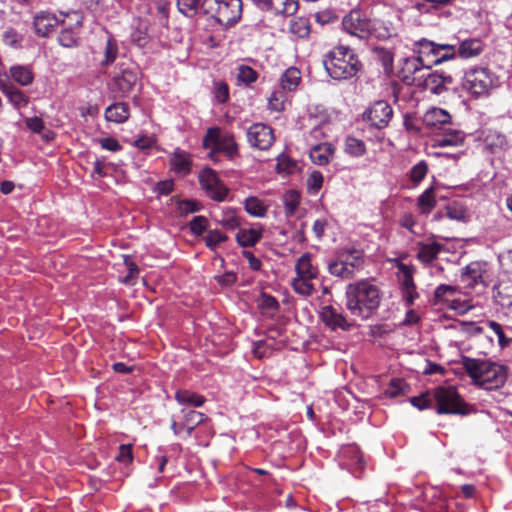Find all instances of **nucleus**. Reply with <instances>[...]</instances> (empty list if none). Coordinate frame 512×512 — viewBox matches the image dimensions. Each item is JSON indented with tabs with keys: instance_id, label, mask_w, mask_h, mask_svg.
Listing matches in <instances>:
<instances>
[{
	"instance_id": "1",
	"label": "nucleus",
	"mask_w": 512,
	"mask_h": 512,
	"mask_svg": "<svg viewBox=\"0 0 512 512\" xmlns=\"http://www.w3.org/2000/svg\"><path fill=\"white\" fill-rule=\"evenodd\" d=\"M322 63L327 74L334 80L345 81L357 76L363 64L353 48L337 44L323 56Z\"/></svg>"
},
{
	"instance_id": "2",
	"label": "nucleus",
	"mask_w": 512,
	"mask_h": 512,
	"mask_svg": "<svg viewBox=\"0 0 512 512\" xmlns=\"http://www.w3.org/2000/svg\"><path fill=\"white\" fill-rule=\"evenodd\" d=\"M461 364L473 383L485 390L499 389L507 380V369L503 365L468 356H462Z\"/></svg>"
},
{
	"instance_id": "3",
	"label": "nucleus",
	"mask_w": 512,
	"mask_h": 512,
	"mask_svg": "<svg viewBox=\"0 0 512 512\" xmlns=\"http://www.w3.org/2000/svg\"><path fill=\"white\" fill-rule=\"evenodd\" d=\"M380 289L368 280L350 283L346 288V307L352 315L368 318L380 305Z\"/></svg>"
},
{
	"instance_id": "4",
	"label": "nucleus",
	"mask_w": 512,
	"mask_h": 512,
	"mask_svg": "<svg viewBox=\"0 0 512 512\" xmlns=\"http://www.w3.org/2000/svg\"><path fill=\"white\" fill-rule=\"evenodd\" d=\"M343 30L360 40L375 38L387 40L391 37V29L379 19H371L358 10H352L342 19Z\"/></svg>"
},
{
	"instance_id": "5",
	"label": "nucleus",
	"mask_w": 512,
	"mask_h": 512,
	"mask_svg": "<svg viewBox=\"0 0 512 512\" xmlns=\"http://www.w3.org/2000/svg\"><path fill=\"white\" fill-rule=\"evenodd\" d=\"M201 9L224 28L234 26L242 16L241 0H203Z\"/></svg>"
},
{
	"instance_id": "6",
	"label": "nucleus",
	"mask_w": 512,
	"mask_h": 512,
	"mask_svg": "<svg viewBox=\"0 0 512 512\" xmlns=\"http://www.w3.org/2000/svg\"><path fill=\"white\" fill-rule=\"evenodd\" d=\"M412 50L427 69L456 57V45L436 43L425 38L416 41Z\"/></svg>"
},
{
	"instance_id": "7",
	"label": "nucleus",
	"mask_w": 512,
	"mask_h": 512,
	"mask_svg": "<svg viewBox=\"0 0 512 512\" xmlns=\"http://www.w3.org/2000/svg\"><path fill=\"white\" fill-rule=\"evenodd\" d=\"M296 277L291 286L293 290L304 297L311 296L315 292L313 280L318 277V268L312 264L311 254L304 253L295 264Z\"/></svg>"
},
{
	"instance_id": "8",
	"label": "nucleus",
	"mask_w": 512,
	"mask_h": 512,
	"mask_svg": "<svg viewBox=\"0 0 512 512\" xmlns=\"http://www.w3.org/2000/svg\"><path fill=\"white\" fill-rule=\"evenodd\" d=\"M433 399L436 402L437 414L466 415L468 413L467 404L454 386H439L435 388Z\"/></svg>"
},
{
	"instance_id": "9",
	"label": "nucleus",
	"mask_w": 512,
	"mask_h": 512,
	"mask_svg": "<svg viewBox=\"0 0 512 512\" xmlns=\"http://www.w3.org/2000/svg\"><path fill=\"white\" fill-rule=\"evenodd\" d=\"M493 86L494 80L487 68L473 67L464 74L462 87L473 98L487 97Z\"/></svg>"
},
{
	"instance_id": "10",
	"label": "nucleus",
	"mask_w": 512,
	"mask_h": 512,
	"mask_svg": "<svg viewBox=\"0 0 512 512\" xmlns=\"http://www.w3.org/2000/svg\"><path fill=\"white\" fill-rule=\"evenodd\" d=\"M202 145L206 149L211 146H216L217 150L223 153L229 160H233L239 155V146L234 134H222L219 127H210L207 129L203 137Z\"/></svg>"
},
{
	"instance_id": "11",
	"label": "nucleus",
	"mask_w": 512,
	"mask_h": 512,
	"mask_svg": "<svg viewBox=\"0 0 512 512\" xmlns=\"http://www.w3.org/2000/svg\"><path fill=\"white\" fill-rule=\"evenodd\" d=\"M392 117L393 108L385 100L373 102L362 114L363 121L378 130L388 127Z\"/></svg>"
},
{
	"instance_id": "12",
	"label": "nucleus",
	"mask_w": 512,
	"mask_h": 512,
	"mask_svg": "<svg viewBox=\"0 0 512 512\" xmlns=\"http://www.w3.org/2000/svg\"><path fill=\"white\" fill-rule=\"evenodd\" d=\"M199 184L207 196L214 201H224L229 193L228 188L219 178L217 172L205 167L198 175Z\"/></svg>"
},
{
	"instance_id": "13",
	"label": "nucleus",
	"mask_w": 512,
	"mask_h": 512,
	"mask_svg": "<svg viewBox=\"0 0 512 512\" xmlns=\"http://www.w3.org/2000/svg\"><path fill=\"white\" fill-rule=\"evenodd\" d=\"M246 136L250 146L259 150H268L275 141L273 129L264 123L252 124Z\"/></svg>"
},
{
	"instance_id": "14",
	"label": "nucleus",
	"mask_w": 512,
	"mask_h": 512,
	"mask_svg": "<svg viewBox=\"0 0 512 512\" xmlns=\"http://www.w3.org/2000/svg\"><path fill=\"white\" fill-rule=\"evenodd\" d=\"M454 80L450 74L443 71H432L418 82V86H422L426 91L435 95H442L449 90Z\"/></svg>"
},
{
	"instance_id": "15",
	"label": "nucleus",
	"mask_w": 512,
	"mask_h": 512,
	"mask_svg": "<svg viewBox=\"0 0 512 512\" xmlns=\"http://www.w3.org/2000/svg\"><path fill=\"white\" fill-rule=\"evenodd\" d=\"M138 82V75L134 69L123 68L119 74L113 77L112 92L114 97L125 98L133 90Z\"/></svg>"
},
{
	"instance_id": "16",
	"label": "nucleus",
	"mask_w": 512,
	"mask_h": 512,
	"mask_svg": "<svg viewBox=\"0 0 512 512\" xmlns=\"http://www.w3.org/2000/svg\"><path fill=\"white\" fill-rule=\"evenodd\" d=\"M423 124L431 131L446 130L447 126H452V116L442 108L432 107L428 109L422 118Z\"/></svg>"
},
{
	"instance_id": "17",
	"label": "nucleus",
	"mask_w": 512,
	"mask_h": 512,
	"mask_svg": "<svg viewBox=\"0 0 512 512\" xmlns=\"http://www.w3.org/2000/svg\"><path fill=\"white\" fill-rule=\"evenodd\" d=\"M425 68L420 62V59L416 57H408L403 59L402 66L398 72V76L401 81L409 86L416 85L423 78V75H418L422 69Z\"/></svg>"
},
{
	"instance_id": "18",
	"label": "nucleus",
	"mask_w": 512,
	"mask_h": 512,
	"mask_svg": "<svg viewBox=\"0 0 512 512\" xmlns=\"http://www.w3.org/2000/svg\"><path fill=\"white\" fill-rule=\"evenodd\" d=\"M436 236L432 235L427 241L417 243L416 258L424 265H431L444 250V245L435 241Z\"/></svg>"
},
{
	"instance_id": "19",
	"label": "nucleus",
	"mask_w": 512,
	"mask_h": 512,
	"mask_svg": "<svg viewBox=\"0 0 512 512\" xmlns=\"http://www.w3.org/2000/svg\"><path fill=\"white\" fill-rule=\"evenodd\" d=\"M263 11L275 14L293 15L299 8L298 0H252Z\"/></svg>"
},
{
	"instance_id": "20",
	"label": "nucleus",
	"mask_w": 512,
	"mask_h": 512,
	"mask_svg": "<svg viewBox=\"0 0 512 512\" xmlns=\"http://www.w3.org/2000/svg\"><path fill=\"white\" fill-rule=\"evenodd\" d=\"M339 455L343 465L354 474L361 473L363 471L365 463L362 452L358 446L354 444L344 446L342 447Z\"/></svg>"
},
{
	"instance_id": "21",
	"label": "nucleus",
	"mask_w": 512,
	"mask_h": 512,
	"mask_svg": "<svg viewBox=\"0 0 512 512\" xmlns=\"http://www.w3.org/2000/svg\"><path fill=\"white\" fill-rule=\"evenodd\" d=\"M336 252L338 257H340L347 268H350L349 270H351L354 275H356L357 271L363 269L365 263L363 250L354 246H347L338 249Z\"/></svg>"
},
{
	"instance_id": "22",
	"label": "nucleus",
	"mask_w": 512,
	"mask_h": 512,
	"mask_svg": "<svg viewBox=\"0 0 512 512\" xmlns=\"http://www.w3.org/2000/svg\"><path fill=\"white\" fill-rule=\"evenodd\" d=\"M320 317L325 326L333 331L337 329L348 331L351 328V324L348 323L345 316L332 305L322 307Z\"/></svg>"
},
{
	"instance_id": "23",
	"label": "nucleus",
	"mask_w": 512,
	"mask_h": 512,
	"mask_svg": "<svg viewBox=\"0 0 512 512\" xmlns=\"http://www.w3.org/2000/svg\"><path fill=\"white\" fill-rule=\"evenodd\" d=\"M484 43L479 38H469L456 46V57L471 59L478 57L484 50Z\"/></svg>"
},
{
	"instance_id": "24",
	"label": "nucleus",
	"mask_w": 512,
	"mask_h": 512,
	"mask_svg": "<svg viewBox=\"0 0 512 512\" xmlns=\"http://www.w3.org/2000/svg\"><path fill=\"white\" fill-rule=\"evenodd\" d=\"M104 117L108 122L125 123L130 117V107L126 102H115L105 109Z\"/></svg>"
},
{
	"instance_id": "25",
	"label": "nucleus",
	"mask_w": 512,
	"mask_h": 512,
	"mask_svg": "<svg viewBox=\"0 0 512 512\" xmlns=\"http://www.w3.org/2000/svg\"><path fill=\"white\" fill-rule=\"evenodd\" d=\"M170 165L176 173L189 174L192 169L191 154L180 148L175 149L170 157Z\"/></svg>"
},
{
	"instance_id": "26",
	"label": "nucleus",
	"mask_w": 512,
	"mask_h": 512,
	"mask_svg": "<svg viewBox=\"0 0 512 512\" xmlns=\"http://www.w3.org/2000/svg\"><path fill=\"white\" fill-rule=\"evenodd\" d=\"M263 228L261 225L253 228H239L236 233V241L241 247H253L262 238Z\"/></svg>"
},
{
	"instance_id": "27",
	"label": "nucleus",
	"mask_w": 512,
	"mask_h": 512,
	"mask_svg": "<svg viewBox=\"0 0 512 512\" xmlns=\"http://www.w3.org/2000/svg\"><path fill=\"white\" fill-rule=\"evenodd\" d=\"M56 25L57 19L50 13L41 12L34 17L33 26L38 36H48Z\"/></svg>"
},
{
	"instance_id": "28",
	"label": "nucleus",
	"mask_w": 512,
	"mask_h": 512,
	"mask_svg": "<svg viewBox=\"0 0 512 512\" xmlns=\"http://www.w3.org/2000/svg\"><path fill=\"white\" fill-rule=\"evenodd\" d=\"M2 91L11 105L17 110L25 108L30 102L29 96L13 84L5 85Z\"/></svg>"
},
{
	"instance_id": "29",
	"label": "nucleus",
	"mask_w": 512,
	"mask_h": 512,
	"mask_svg": "<svg viewBox=\"0 0 512 512\" xmlns=\"http://www.w3.org/2000/svg\"><path fill=\"white\" fill-rule=\"evenodd\" d=\"M442 132V135L436 140L439 147L459 146L465 140L464 132L451 126H447L446 130H442Z\"/></svg>"
},
{
	"instance_id": "30",
	"label": "nucleus",
	"mask_w": 512,
	"mask_h": 512,
	"mask_svg": "<svg viewBox=\"0 0 512 512\" xmlns=\"http://www.w3.org/2000/svg\"><path fill=\"white\" fill-rule=\"evenodd\" d=\"M9 75L13 81L21 86L31 85L34 81L32 68L27 65H13L9 69Z\"/></svg>"
},
{
	"instance_id": "31",
	"label": "nucleus",
	"mask_w": 512,
	"mask_h": 512,
	"mask_svg": "<svg viewBox=\"0 0 512 512\" xmlns=\"http://www.w3.org/2000/svg\"><path fill=\"white\" fill-rule=\"evenodd\" d=\"M181 415L186 426V437H190L194 429L207 419L205 414L195 410L182 409Z\"/></svg>"
},
{
	"instance_id": "32",
	"label": "nucleus",
	"mask_w": 512,
	"mask_h": 512,
	"mask_svg": "<svg viewBox=\"0 0 512 512\" xmlns=\"http://www.w3.org/2000/svg\"><path fill=\"white\" fill-rule=\"evenodd\" d=\"M444 217H447L451 220L462 221L466 218V210L462 205L456 202L450 203L445 206L444 211L436 212L433 216V219L435 221H440Z\"/></svg>"
},
{
	"instance_id": "33",
	"label": "nucleus",
	"mask_w": 512,
	"mask_h": 512,
	"mask_svg": "<svg viewBox=\"0 0 512 512\" xmlns=\"http://www.w3.org/2000/svg\"><path fill=\"white\" fill-rule=\"evenodd\" d=\"M175 399L181 405H190L192 407H201L206 401L203 395L187 389L177 390L175 392Z\"/></svg>"
},
{
	"instance_id": "34",
	"label": "nucleus",
	"mask_w": 512,
	"mask_h": 512,
	"mask_svg": "<svg viewBox=\"0 0 512 512\" xmlns=\"http://www.w3.org/2000/svg\"><path fill=\"white\" fill-rule=\"evenodd\" d=\"M301 81L300 70L296 67H290L285 70L280 78V86L283 91H294Z\"/></svg>"
},
{
	"instance_id": "35",
	"label": "nucleus",
	"mask_w": 512,
	"mask_h": 512,
	"mask_svg": "<svg viewBox=\"0 0 512 512\" xmlns=\"http://www.w3.org/2000/svg\"><path fill=\"white\" fill-rule=\"evenodd\" d=\"M483 269L480 262H470L461 275L462 282H467L468 286H474L482 281Z\"/></svg>"
},
{
	"instance_id": "36",
	"label": "nucleus",
	"mask_w": 512,
	"mask_h": 512,
	"mask_svg": "<svg viewBox=\"0 0 512 512\" xmlns=\"http://www.w3.org/2000/svg\"><path fill=\"white\" fill-rule=\"evenodd\" d=\"M289 31L298 38H308L311 33V22L307 17H295L291 19Z\"/></svg>"
},
{
	"instance_id": "37",
	"label": "nucleus",
	"mask_w": 512,
	"mask_h": 512,
	"mask_svg": "<svg viewBox=\"0 0 512 512\" xmlns=\"http://www.w3.org/2000/svg\"><path fill=\"white\" fill-rule=\"evenodd\" d=\"M349 269L350 268H347L340 257H338L337 252H335V259L328 263V272L332 276L338 277L342 280H350L353 279L355 275Z\"/></svg>"
},
{
	"instance_id": "38",
	"label": "nucleus",
	"mask_w": 512,
	"mask_h": 512,
	"mask_svg": "<svg viewBox=\"0 0 512 512\" xmlns=\"http://www.w3.org/2000/svg\"><path fill=\"white\" fill-rule=\"evenodd\" d=\"M333 149L331 144L321 143L314 146L310 151V158L314 164L325 165L329 162V157Z\"/></svg>"
},
{
	"instance_id": "39",
	"label": "nucleus",
	"mask_w": 512,
	"mask_h": 512,
	"mask_svg": "<svg viewBox=\"0 0 512 512\" xmlns=\"http://www.w3.org/2000/svg\"><path fill=\"white\" fill-rule=\"evenodd\" d=\"M436 204L433 187L426 189L417 199V207L424 215H428L436 207Z\"/></svg>"
},
{
	"instance_id": "40",
	"label": "nucleus",
	"mask_w": 512,
	"mask_h": 512,
	"mask_svg": "<svg viewBox=\"0 0 512 512\" xmlns=\"http://www.w3.org/2000/svg\"><path fill=\"white\" fill-rule=\"evenodd\" d=\"M244 208L249 215L259 218L264 217L268 210V206L255 196L248 197L245 200Z\"/></svg>"
},
{
	"instance_id": "41",
	"label": "nucleus",
	"mask_w": 512,
	"mask_h": 512,
	"mask_svg": "<svg viewBox=\"0 0 512 512\" xmlns=\"http://www.w3.org/2000/svg\"><path fill=\"white\" fill-rule=\"evenodd\" d=\"M301 202V195L296 190H288L283 195L284 212L287 217L295 215Z\"/></svg>"
},
{
	"instance_id": "42",
	"label": "nucleus",
	"mask_w": 512,
	"mask_h": 512,
	"mask_svg": "<svg viewBox=\"0 0 512 512\" xmlns=\"http://www.w3.org/2000/svg\"><path fill=\"white\" fill-rule=\"evenodd\" d=\"M344 151L352 157H361L366 153L365 142L353 136H347L344 143Z\"/></svg>"
},
{
	"instance_id": "43",
	"label": "nucleus",
	"mask_w": 512,
	"mask_h": 512,
	"mask_svg": "<svg viewBox=\"0 0 512 512\" xmlns=\"http://www.w3.org/2000/svg\"><path fill=\"white\" fill-rule=\"evenodd\" d=\"M259 74L252 67L241 64L237 67L236 79L245 86H250L258 80Z\"/></svg>"
},
{
	"instance_id": "44",
	"label": "nucleus",
	"mask_w": 512,
	"mask_h": 512,
	"mask_svg": "<svg viewBox=\"0 0 512 512\" xmlns=\"http://www.w3.org/2000/svg\"><path fill=\"white\" fill-rule=\"evenodd\" d=\"M287 101L286 92L283 90H276L271 93L267 101V108L272 112H282L285 109Z\"/></svg>"
},
{
	"instance_id": "45",
	"label": "nucleus",
	"mask_w": 512,
	"mask_h": 512,
	"mask_svg": "<svg viewBox=\"0 0 512 512\" xmlns=\"http://www.w3.org/2000/svg\"><path fill=\"white\" fill-rule=\"evenodd\" d=\"M257 305L262 314H273L279 309V303L277 299L274 296L264 292L261 293L257 301Z\"/></svg>"
},
{
	"instance_id": "46",
	"label": "nucleus",
	"mask_w": 512,
	"mask_h": 512,
	"mask_svg": "<svg viewBox=\"0 0 512 512\" xmlns=\"http://www.w3.org/2000/svg\"><path fill=\"white\" fill-rule=\"evenodd\" d=\"M177 7L184 16L192 18L197 14L198 9L201 8V4L199 0H177Z\"/></svg>"
},
{
	"instance_id": "47",
	"label": "nucleus",
	"mask_w": 512,
	"mask_h": 512,
	"mask_svg": "<svg viewBox=\"0 0 512 512\" xmlns=\"http://www.w3.org/2000/svg\"><path fill=\"white\" fill-rule=\"evenodd\" d=\"M323 174L320 171H313L306 180L307 191L310 195H316L323 185Z\"/></svg>"
},
{
	"instance_id": "48",
	"label": "nucleus",
	"mask_w": 512,
	"mask_h": 512,
	"mask_svg": "<svg viewBox=\"0 0 512 512\" xmlns=\"http://www.w3.org/2000/svg\"><path fill=\"white\" fill-rule=\"evenodd\" d=\"M118 55V46L117 42L113 37H109L106 42V46L104 49V60L102 61V65L108 66L112 64Z\"/></svg>"
},
{
	"instance_id": "49",
	"label": "nucleus",
	"mask_w": 512,
	"mask_h": 512,
	"mask_svg": "<svg viewBox=\"0 0 512 512\" xmlns=\"http://www.w3.org/2000/svg\"><path fill=\"white\" fill-rule=\"evenodd\" d=\"M227 239L228 236L226 234L215 229L208 231L207 235L204 238V241L209 249L215 250L220 243L227 241Z\"/></svg>"
},
{
	"instance_id": "50",
	"label": "nucleus",
	"mask_w": 512,
	"mask_h": 512,
	"mask_svg": "<svg viewBox=\"0 0 512 512\" xmlns=\"http://www.w3.org/2000/svg\"><path fill=\"white\" fill-rule=\"evenodd\" d=\"M213 94L217 102L224 104L229 100V86L225 81H215L213 84Z\"/></svg>"
},
{
	"instance_id": "51",
	"label": "nucleus",
	"mask_w": 512,
	"mask_h": 512,
	"mask_svg": "<svg viewBox=\"0 0 512 512\" xmlns=\"http://www.w3.org/2000/svg\"><path fill=\"white\" fill-rule=\"evenodd\" d=\"M427 172H428V165L424 160H422V161L418 162L417 164H415L410 169V172H409L410 180L414 184H419L425 178V176L427 175Z\"/></svg>"
},
{
	"instance_id": "52",
	"label": "nucleus",
	"mask_w": 512,
	"mask_h": 512,
	"mask_svg": "<svg viewBox=\"0 0 512 512\" xmlns=\"http://www.w3.org/2000/svg\"><path fill=\"white\" fill-rule=\"evenodd\" d=\"M2 41L4 44L13 47L18 48L21 46V43L23 41V36L19 32H17L14 28H7L2 36Z\"/></svg>"
},
{
	"instance_id": "53",
	"label": "nucleus",
	"mask_w": 512,
	"mask_h": 512,
	"mask_svg": "<svg viewBox=\"0 0 512 512\" xmlns=\"http://www.w3.org/2000/svg\"><path fill=\"white\" fill-rule=\"evenodd\" d=\"M202 205L195 200L185 199L177 203V210L180 216H186L190 213H195L201 210Z\"/></svg>"
},
{
	"instance_id": "54",
	"label": "nucleus",
	"mask_w": 512,
	"mask_h": 512,
	"mask_svg": "<svg viewBox=\"0 0 512 512\" xmlns=\"http://www.w3.org/2000/svg\"><path fill=\"white\" fill-rule=\"evenodd\" d=\"M456 292V287L446 284L439 285L434 291L433 304L437 305L439 303L448 301V295H454Z\"/></svg>"
},
{
	"instance_id": "55",
	"label": "nucleus",
	"mask_w": 512,
	"mask_h": 512,
	"mask_svg": "<svg viewBox=\"0 0 512 512\" xmlns=\"http://www.w3.org/2000/svg\"><path fill=\"white\" fill-rule=\"evenodd\" d=\"M405 387H407V385L402 379L393 378L385 390V394L389 398H396L404 393Z\"/></svg>"
},
{
	"instance_id": "56",
	"label": "nucleus",
	"mask_w": 512,
	"mask_h": 512,
	"mask_svg": "<svg viewBox=\"0 0 512 512\" xmlns=\"http://www.w3.org/2000/svg\"><path fill=\"white\" fill-rule=\"evenodd\" d=\"M398 269L403 274V279L401 282V290L406 289V288H408V289L414 288V286H416V285H415L414 279H413L412 267H410L404 263H399Z\"/></svg>"
},
{
	"instance_id": "57",
	"label": "nucleus",
	"mask_w": 512,
	"mask_h": 512,
	"mask_svg": "<svg viewBox=\"0 0 512 512\" xmlns=\"http://www.w3.org/2000/svg\"><path fill=\"white\" fill-rule=\"evenodd\" d=\"M58 41L63 47L71 48L77 45L78 36L71 29H63L58 36Z\"/></svg>"
},
{
	"instance_id": "58",
	"label": "nucleus",
	"mask_w": 512,
	"mask_h": 512,
	"mask_svg": "<svg viewBox=\"0 0 512 512\" xmlns=\"http://www.w3.org/2000/svg\"><path fill=\"white\" fill-rule=\"evenodd\" d=\"M208 226V220L204 216H195L189 223L191 232L197 236L202 235Z\"/></svg>"
},
{
	"instance_id": "59",
	"label": "nucleus",
	"mask_w": 512,
	"mask_h": 512,
	"mask_svg": "<svg viewBox=\"0 0 512 512\" xmlns=\"http://www.w3.org/2000/svg\"><path fill=\"white\" fill-rule=\"evenodd\" d=\"M410 403L419 410H425L432 407L433 399L430 397L429 393L426 392L419 396L412 397Z\"/></svg>"
},
{
	"instance_id": "60",
	"label": "nucleus",
	"mask_w": 512,
	"mask_h": 512,
	"mask_svg": "<svg viewBox=\"0 0 512 512\" xmlns=\"http://www.w3.org/2000/svg\"><path fill=\"white\" fill-rule=\"evenodd\" d=\"M488 327L497 335L499 346L503 349L510 344V339L505 336L502 326L493 320L487 322Z\"/></svg>"
},
{
	"instance_id": "61",
	"label": "nucleus",
	"mask_w": 512,
	"mask_h": 512,
	"mask_svg": "<svg viewBox=\"0 0 512 512\" xmlns=\"http://www.w3.org/2000/svg\"><path fill=\"white\" fill-rule=\"evenodd\" d=\"M374 51L385 69L392 67L394 55L391 51L383 47H377Z\"/></svg>"
},
{
	"instance_id": "62",
	"label": "nucleus",
	"mask_w": 512,
	"mask_h": 512,
	"mask_svg": "<svg viewBox=\"0 0 512 512\" xmlns=\"http://www.w3.org/2000/svg\"><path fill=\"white\" fill-rule=\"evenodd\" d=\"M501 270L512 280V249L499 256Z\"/></svg>"
},
{
	"instance_id": "63",
	"label": "nucleus",
	"mask_w": 512,
	"mask_h": 512,
	"mask_svg": "<svg viewBox=\"0 0 512 512\" xmlns=\"http://www.w3.org/2000/svg\"><path fill=\"white\" fill-rule=\"evenodd\" d=\"M116 460L125 465L130 464L133 460L132 445L122 444L119 446V453L116 456Z\"/></svg>"
},
{
	"instance_id": "64",
	"label": "nucleus",
	"mask_w": 512,
	"mask_h": 512,
	"mask_svg": "<svg viewBox=\"0 0 512 512\" xmlns=\"http://www.w3.org/2000/svg\"><path fill=\"white\" fill-rule=\"evenodd\" d=\"M25 124L29 130L36 134H41L45 130L44 121L37 116L26 118Z\"/></svg>"
}]
</instances>
